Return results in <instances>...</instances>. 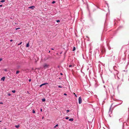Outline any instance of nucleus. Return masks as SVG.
Wrapping results in <instances>:
<instances>
[{
	"label": "nucleus",
	"instance_id": "obj_31",
	"mask_svg": "<svg viewBox=\"0 0 129 129\" xmlns=\"http://www.w3.org/2000/svg\"><path fill=\"white\" fill-rule=\"evenodd\" d=\"M2 58H0V61H1L2 60Z\"/></svg>",
	"mask_w": 129,
	"mask_h": 129
},
{
	"label": "nucleus",
	"instance_id": "obj_22",
	"mask_svg": "<svg viewBox=\"0 0 129 129\" xmlns=\"http://www.w3.org/2000/svg\"><path fill=\"white\" fill-rule=\"evenodd\" d=\"M55 2V1H53L52 2V3L53 4Z\"/></svg>",
	"mask_w": 129,
	"mask_h": 129
},
{
	"label": "nucleus",
	"instance_id": "obj_12",
	"mask_svg": "<svg viewBox=\"0 0 129 129\" xmlns=\"http://www.w3.org/2000/svg\"><path fill=\"white\" fill-rule=\"evenodd\" d=\"M74 66V65H70L69 66V67H73Z\"/></svg>",
	"mask_w": 129,
	"mask_h": 129
},
{
	"label": "nucleus",
	"instance_id": "obj_14",
	"mask_svg": "<svg viewBox=\"0 0 129 129\" xmlns=\"http://www.w3.org/2000/svg\"><path fill=\"white\" fill-rule=\"evenodd\" d=\"M42 100L43 102H44L45 101V99H42Z\"/></svg>",
	"mask_w": 129,
	"mask_h": 129
},
{
	"label": "nucleus",
	"instance_id": "obj_36",
	"mask_svg": "<svg viewBox=\"0 0 129 129\" xmlns=\"http://www.w3.org/2000/svg\"><path fill=\"white\" fill-rule=\"evenodd\" d=\"M5 70V71H7V70H6V69H5V70Z\"/></svg>",
	"mask_w": 129,
	"mask_h": 129
},
{
	"label": "nucleus",
	"instance_id": "obj_15",
	"mask_svg": "<svg viewBox=\"0 0 129 129\" xmlns=\"http://www.w3.org/2000/svg\"><path fill=\"white\" fill-rule=\"evenodd\" d=\"M5 0H2L1 1V2H5Z\"/></svg>",
	"mask_w": 129,
	"mask_h": 129
},
{
	"label": "nucleus",
	"instance_id": "obj_38",
	"mask_svg": "<svg viewBox=\"0 0 129 129\" xmlns=\"http://www.w3.org/2000/svg\"><path fill=\"white\" fill-rule=\"evenodd\" d=\"M2 121L1 120H0V122H1Z\"/></svg>",
	"mask_w": 129,
	"mask_h": 129
},
{
	"label": "nucleus",
	"instance_id": "obj_27",
	"mask_svg": "<svg viewBox=\"0 0 129 129\" xmlns=\"http://www.w3.org/2000/svg\"><path fill=\"white\" fill-rule=\"evenodd\" d=\"M56 22H60V20H57L56 21Z\"/></svg>",
	"mask_w": 129,
	"mask_h": 129
},
{
	"label": "nucleus",
	"instance_id": "obj_24",
	"mask_svg": "<svg viewBox=\"0 0 129 129\" xmlns=\"http://www.w3.org/2000/svg\"><path fill=\"white\" fill-rule=\"evenodd\" d=\"M74 94H75V96L77 97V95L76 94H75V93H74Z\"/></svg>",
	"mask_w": 129,
	"mask_h": 129
},
{
	"label": "nucleus",
	"instance_id": "obj_11",
	"mask_svg": "<svg viewBox=\"0 0 129 129\" xmlns=\"http://www.w3.org/2000/svg\"><path fill=\"white\" fill-rule=\"evenodd\" d=\"M42 84L43 85H46V84H48L47 83H44L43 84Z\"/></svg>",
	"mask_w": 129,
	"mask_h": 129
},
{
	"label": "nucleus",
	"instance_id": "obj_39",
	"mask_svg": "<svg viewBox=\"0 0 129 129\" xmlns=\"http://www.w3.org/2000/svg\"><path fill=\"white\" fill-rule=\"evenodd\" d=\"M60 74H61V75H62V73H60Z\"/></svg>",
	"mask_w": 129,
	"mask_h": 129
},
{
	"label": "nucleus",
	"instance_id": "obj_40",
	"mask_svg": "<svg viewBox=\"0 0 129 129\" xmlns=\"http://www.w3.org/2000/svg\"><path fill=\"white\" fill-rule=\"evenodd\" d=\"M50 51H49V53H50Z\"/></svg>",
	"mask_w": 129,
	"mask_h": 129
},
{
	"label": "nucleus",
	"instance_id": "obj_35",
	"mask_svg": "<svg viewBox=\"0 0 129 129\" xmlns=\"http://www.w3.org/2000/svg\"><path fill=\"white\" fill-rule=\"evenodd\" d=\"M31 81V80L30 79L29 80V81L30 82Z\"/></svg>",
	"mask_w": 129,
	"mask_h": 129
},
{
	"label": "nucleus",
	"instance_id": "obj_13",
	"mask_svg": "<svg viewBox=\"0 0 129 129\" xmlns=\"http://www.w3.org/2000/svg\"><path fill=\"white\" fill-rule=\"evenodd\" d=\"M19 72V71H17L16 72V74H18Z\"/></svg>",
	"mask_w": 129,
	"mask_h": 129
},
{
	"label": "nucleus",
	"instance_id": "obj_19",
	"mask_svg": "<svg viewBox=\"0 0 129 129\" xmlns=\"http://www.w3.org/2000/svg\"><path fill=\"white\" fill-rule=\"evenodd\" d=\"M75 50V47H74L73 48V51H74Z\"/></svg>",
	"mask_w": 129,
	"mask_h": 129
},
{
	"label": "nucleus",
	"instance_id": "obj_3",
	"mask_svg": "<svg viewBox=\"0 0 129 129\" xmlns=\"http://www.w3.org/2000/svg\"><path fill=\"white\" fill-rule=\"evenodd\" d=\"M79 103L80 104L82 103V99L81 97H79L78 99Z\"/></svg>",
	"mask_w": 129,
	"mask_h": 129
},
{
	"label": "nucleus",
	"instance_id": "obj_5",
	"mask_svg": "<svg viewBox=\"0 0 129 129\" xmlns=\"http://www.w3.org/2000/svg\"><path fill=\"white\" fill-rule=\"evenodd\" d=\"M120 122H122L123 120V119L122 118H120L119 120Z\"/></svg>",
	"mask_w": 129,
	"mask_h": 129
},
{
	"label": "nucleus",
	"instance_id": "obj_29",
	"mask_svg": "<svg viewBox=\"0 0 129 129\" xmlns=\"http://www.w3.org/2000/svg\"><path fill=\"white\" fill-rule=\"evenodd\" d=\"M58 87H60V88H61L62 87L61 86H58Z\"/></svg>",
	"mask_w": 129,
	"mask_h": 129
},
{
	"label": "nucleus",
	"instance_id": "obj_4",
	"mask_svg": "<svg viewBox=\"0 0 129 129\" xmlns=\"http://www.w3.org/2000/svg\"><path fill=\"white\" fill-rule=\"evenodd\" d=\"M5 79V77H2L1 79V80L4 81Z\"/></svg>",
	"mask_w": 129,
	"mask_h": 129
},
{
	"label": "nucleus",
	"instance_id": "obj_9",
	"mask_svg": "<svg viewBox=\"0 0 129 129\" xmlns=\"http://www.w3.org/2000/svg\"><path fill=\"white\" fill-rule=\"evenodd\" d=\"M29 46V43H28L27 44H26V47H28Z\"/></svg>",
	"mask_w": 129,
	"mask_h": 129
},
{
	"label": "nucleus",
	"instance_id": "obj_33",
	"mask_svg": "<svg viewBox=\"0 0 129 129\" xmlns=\"http://www.w3.org/2000/svg\"><path fill=\"white\" fill-rule=\"evenodd\" d=\"M2 6V5H0V7H1Z\"/></svg>",
	"mask_w": 129,
	"mask_h": 129
},
{
	"label": "nucleus",
	"instance_id": "obj_7",
	"mask_svg": "<svg viewBox=\"0 0 129 129\" xmlns=\"http://www.w3.org/2000/svg\"><path fill=\"white\" fill-rule=\"evenodd\" d=\"M73 118H71L69 119V121H73Z\"/></svg>",
	"mask_w": 129,
	"mask_h": 129
},
{
	"label": "nucleus",
	"instance_id": "obj_21",
	"mask_svg": "<svg viewBox=\"0 0 129 129\" xmlns=\"http://www.w3.org/2000/svg\"><path fill=\"white\" fill-rule=\"evenodd\" d=\"M58 125V124L56 125L54 127V128H55Z\"/></svg>",
	"mask_w": 129,
	"mask_h": 129
},
{
	"label": "nucleus",
	"instance_id": "obj_8",
	"mask_svg": "<svg viewBox=\"0 0 129 129\" xmlns=\"http://www.w3.org/2000/svg\"><path fill=\"white\" fill-rule=\"evenodd\" d=\"M35 7L34 6H31V7H29V8L33 9L35 8Z\"/></svg>",
	"mask_w": 129,
	"mask_h": 129
},
{
	"label": "nucleus",
	"instance_id": "obj_18",
	"mask_svg": "<svg viewBox=\"0 0 129 129\" xmlns=\"http://www.w3.org/2000/svg\"><path fill=\"white\" fill-rule=\"evenodd\" d=\"M33 113H35V111L34 110H33Z\"/></svg>",
	"mask_w": 129,
	"mask_h": 129
},
{
	"label": "nucleus",
	"instance_id": "obj_2",
	"mask_svg": "<svg viewBox=\"0 0 129 129\" xmlns=\"http://www.w3.org/2000/svg\"><path fill=\"white\" fill-rule=\"evenodd\" d=\"M49 66V65L46 63L44 64L43 65V67L44 69L47 68Z\"/></svg>",
	"mask_w": 129,
	"mask_h": 129
},
{
	"label": "nucleus",
	"instance_id": "obj_20",
	"mask_svg": "<svg viewBox=\"0 0 129 129\" xmlns=\"http://www.w3.org/2000/svg\"><path fill=\"white\" fill-rule=\"evenodd\" d=\"M69 111H70L69 110H66V112L67 113L69 112Z\"/></svg>",
	"mask_w": 129,
	"mask_h": 129
},
{
	"label": "nucleus",
	"instance_id": "obj_16",
	"mask_svg": "<svg viewBox=\"0 0 129 129\" xmlns=\"http://www.w3.org/2000/svg\"><path fill=\"white\" fill-rule=\"evenodd\" d=\"M48 59V57H46V58H45L44 60H46Z\"/></svg>",
	"mask_w": 129,
	"mask_h": 129
},
{
	"label": "nucleus",
	"instance_id": "obj_26",
	"mask_svg": "<svg viewBox=\"0 0 129 129\" xmlns=\"http://www.w3.org/2000/svg\"><path fill=\"white\" fill-rule=\"evenodd\" d=\"M20 29V28H16V30H17V29Z\"/></svg>",
	"mask_w": 129,
	"mask_h": 129
},
{
	"label": "nucleus",
	"instance_id": "obj_17",
	"mask_svg": "<svg viewBox=\"0 0 129 129\" xmlns=\"http://www.w3.org/2000/svg\"><path fill=\"white\" fill-rule=\"evenodd\" d=\"M15 90H13L12 91V92L13 93H14L15 92Z\"/></svg>",
	"mask_w": 129,
	"mask_h": 129
},
{
	"label": "nucleus",
	"instance_id": "obj_34",
	"mask_svg": "<svg viewBox=\"0 0 129 129\" xmlns=\"http://www.w3.org/2000/svg\"><path fill=\"white\" fill-rule=\"evenodd\" d=\"M10 41L11 42H12V41H13V40H10Z\"/></svg>",
	"mask_w": 129,
	"mask_h": 129
},
{
	"label": "nucleus",
	"instance_id": "obj_32",
	"mask_svg": "<svg viewBox=\"0 0 129 129\" xmlns=\"http://www.w3.org/2000/svg\"><path fill=\"white\" fill-rule=\"evenodd\" d=\"M40 111L41 112L42 111V109L41 108V109Z\"/></svg>",
	"mask_w": 129,
	"mask_h": 129
},
{
	"label": "nucleus",
	"instance_id": "obj_23",
	"mask_svg": "<svg viewBox=\"0 0 129 129\" xmlns=\"http://www.w3.org/2000/svg\"><path fill=\"white\" fill-rule=\"evenodd\" d=\"M22 42H20V44H19L18 45H20L21 44H22Z\"/></svg>",
	"mask_w": 129,
	"mask_h": 129
},
{
	"label": "nucleus",
	"instance_id": "obj_28",
	"mask_svg": "<svg viewBox=\"0 0 129 129\" xmlns=\"http://www.w3.org/2000/svg\"><path fill=\"white\" fill-rule=\"evenodd\" d=\"M42 86H43V85L42 84L40 85V87H41Z\"/></svg>",
	"mask_w": 129,
	"mask_h": 129
},
{
	"label": "nucleus",
	"instance_id": "obj_25",
	"mask_svg": "<svg viewBox=\"0 0 129 129\" xmlns=\"http://www.w3.org/2000/svg\"><path fill=\"white\" fill-rule=\"evenodd\" d=\"M8 95L9 96H10L11 95L10 93H9L8 94Z\"/></svg>",
	"mask_w": 129,
	"mask_h": 129
},
{
	"label": "nucleus",
	"instance_id": "obj_1",
	"mask_svg": "<svg viewBox=\"0 0 129 129\" xmlns=\"http://www.w3.org/2000/svg\"><path fill=\"white\" fill-rule=\"evenodd\" d=\"M112 105H111V107L109 109V111L108 113V114L109 115V116L110 117L111 116L110 115L112 113V111L113 110V109L112 108Z\"/></svg>",
	"mask_w": 129,
	"mask_h": 129
},
{
	"label": "nucleus",
	"instance_id": "obj_30",
	"mask_svg": "<svg viewBox=\"0 0 129 129\" xmlns=\"http://www.w3.org/2000/svg\"><path fill=\"white\" fill-rule=\"evenodd\" d=\"M64 95H67V94H66V93H64Z\"/></svg>",
	"mask_w": 129,
	"mask_h": 129
},
{
	"label": "nucleus",
	"instance_id": "obj_37",
	"mask_svg": "<svg viewBox=\"0 0 129 129\" xmlns=\"http://www.w3.org/2000/svg\"><path fill=\"white\" fill-rule=\"evenodd\" d=\"M51 49L52 50H53L54 49L52 48V49Z\"/></svg>",
	"mask_w": 129,
	"mask_h": 129
},
{
	"label": "nucleus",
	"instance_id": "obj_6",
	"mask_svg": "<svg viewBox=\"0 0 129 129\" xmlns=\"http://www.w3.org/2000/svg\"><path fill=\"white\" fill-rule=\"evenodd\" d=\"M20 126V125H16L15 126V127H16L18 128Z\"/></svg>",
	"mask_w": 129,
	"mask_h": 129
},
{
	"label": "nucleus",
	"instance_id": "obj_10",
	"mask_svg": "<svg viewBox=\"0 0 129 129\" xmlns=\"http://www.w3.org/2000/svg\"><path fill=\"white\" fill-rule=\"evenodd\" d=\"M69 117L68 116H67L65 117V119H69Z\"/></svg>",
	"mask_w": 129,
	"mask_h": 129
},
{
	"label": "nucleus",
	"instance_id": "obj_41",
	"mask_svg": "<svg viewBox=\"0 0 129 129\" xmlns=\"http://www.w3.org/2000/svg\"><path fill=\"white\" fill-rule=\"evenodd\" d=\"M43 118H44V117H42V119H43Z\"/></svg>",
	"mask_w": 129,
	"mask_h": 129
}]
</instances>
